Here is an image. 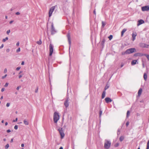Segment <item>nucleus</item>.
I'll return each instance as SVG.
<instances>
[{"label":"nucleus","instance_id":"nucleus-8","mask_svg":"<svg viewBox=\"0 0 149 149\" xmlns=\"http://www.w3.org/2000/svg\"><path fill=\"white\" fill-rule=\"evenodd\" d=\"M67 37L68 38L69 44V50H70V49L71 45V39H70V35L69 33H68L67 35Z\"/></svg>","mask_w":149,"mask_h":149},{"label":"nucleus","instance_id":"nucleus-58","mask_svg":"<svg viewBox=\"0 0 149 149\" xmlns=\"http://www.w3.org/2000/svg\"><path fill=\"white\" fill-rule=\"evenodd\" d=\"M24 61H23L22 62V63H21V65H24Z\"/></svg>","mask_w":149,"mask_h":149},{"label":"nucleus","instance_id":"nucleus-34","mask_svg":"<svg viewBox=\"0 0 149 149\" xmlns=\"http://www.w3.org/2000/svg\"><path fill=\"white\" fill-rule=\"evenodd\" d=\"M10 30H8L6 32V33L8 35L9 33H10Z\"/></svg>","mask_w":149,"mask_h":149},{"label":"nucleus","instance_id":"nucleus-55","mask_svg":"<svg viewBox=\"0 0 149 149\" xmlns=\"http://www.w3.org/2000/svg\"><path fill=\"white\" fill-rule=\"evenodd\" d=\"M24 144L23 143H22L21 144V146L22 147H23L24 146Z\"/></svg>","mask_w":149,"mask_h":149},{"label":"nucleus","instance_id":"nucleus-61","mask_svg":"<svg viewBox=\"0 0 149 149\" xmlns=\"http://www.w3.org/2000/svg\"><path fill=\"white\" fill-rule=\"evenodd\" d=\"M23 72L22 71H20L19 73V74H20L21 73H22V72Z\"/></svg>","mask_w":149,"mask_h":149},{"label":"nucleus","instance_id":"nucleus-40","mask_svg":"<svg viewBox=\"0 0 149 149\" xmlns=\"http://www.w3.org/2000/svg\"><path fill=\"white\" fill-rule=\"evenodd\" d=\"M128 54L126 52V51L125 52H123L122 53V55H125V54Z\"/></svg>","mask_w":149,"mask_h":149},{"label":"nucleus","instance_id":"nucleus-3","mask_svg":"<svg viewBox=\"0 0 149 149\" xmlns=\"http://www.w3.org/2000/svg\"><path fill=\"white\" fill-rule=\"evenodd\" d=\"M58 130L59 131L61 135V139H63L65 136L63 129V128H59L58 129Z\"/></svg>","mask_w":149,"mask_h":149},{"label":"nucleus","instance_id":"nucleus-64","mask_svg":"<svg viewBox=\"0 0 149 149\" xmlns=\"http://www.w3.org/2000/svg\"><path fill=\"white\" fill-rule=\"evenodd\" d=\"M4 120H2V121H1V123H4Z\"/></svg>","mask_w":149,"mask_h":149},{"label":"nucleus","instance_id":"nucleus-62","mask_svg":"<svg viewBox=\"0 0 149 149\" xmlns=\"http://www.w3.org/2000/svg\"><path fill=\"white\" fill-rule=\"evenodd\" d=\"M3 96H1L0 98V99H1V100L2 99H3Z\"/></svg>","mask_w":149,"mask_h":149},{"label":"nucleus","instance_id":"nucleus-44","mask_svg":"<svg viewBox=\"0 0 149 149\" xmlns=\"http://www.w3.org/2000/svg\"><path fill=\"white\" fill-rule=\"evenodd\" d=\"M7 72V70L6 69V68H5L4 69V73H6Z\"/></svg>","mask_w":149,"mask_h":149},{"label":"nucleus","instance_id":"nucleus-14","mask_svg":"<svg viewBox=\"0 0 149 149\" xmlns=\"http://www.w3.org/2000/svg\"><path fill=\"white\" fill-rule=\"evenodd\" d=\"M137 62V60H133L131 62V65H134Z\"/></svg>","mask_w":149,"mask_h":149},{"label":"nucleus","instance_id":"nucleus-51","mask_svg":"<svg viewBox=\"0 0 149 149\" xmlns=\"http://www.w3.org/2000/svg\"><path fill=\"white\" fill-rule=\"evenodd\" d=\"M20 13L19 12H17L15 13V14L17 15H19Z\"/></svg>","mask_w":149,"mask_h":149},{"label":"nucleus","instance_id":"nucleus-57","mask_svg":"<svg viewBox=\"0 0 149 149\" xmlns=\"http://www.w3.org/2000/svg\"><path fill=\"white\" fill-rule=\"evenodd\" d=\"M13 138H12L11 139V140H10V142L11 143H12L13 142Z\"/></svg>","mask_w":149,"mask_h":149},{"label":"nucleus","instance_id":"nucleus-25","mask_svg":"<svg viewBox=\"0 0 149 149\" xmlns=\"http://www.w3.org/2000/svg\"><path fill=\"white\" fill-rule=\"evenodd\" d=\"M105 25L106 24L103 21H102V27L103 28H104V27Z\"/></svg>","mask_w":149,"mask_h":149},{"label":"nucleus","instance_id":"nucleus-31","mask_svg":"<svg viewBox=\"0 0 149 149\" xmlns=\"http://www.w3.org/2000/svg\"><path fill=\"white\" fill-rule=\"evenodd\" d=\"M20 51V47L18 48L16 50V52L18 53Z\"/></svg>","mask_w":149,"mask_h":149},{"label":"nucleus","instance_id":"nucleus-1","mask_svg":"<svg viewBox=\"0 0 149 149\" xmlns=\"http://www.w3.org/2000/svg\"><path fill=\"white\" fill-rule=\"evenodd\" d=\"M59 119V115L58 113L56 112H55L54 114V123H57Z\"/></svg>","mask_w":149,"mask_h":149},{"label":"nucleus","instance_id":"nucleus-49","mask_svg":"<svg viewBox=\"0 0 149 149\" xmlns=\"http://www.w3.org/2000/svg\"><path fill=\"white\" fill-rule=\"evenodd\" d=\"M10 104L9 103H7L6 104V106L7 107H8L10 106Z\"/></svg>","mask_w":149,"mask_h":149},{"label":"nucleus","instance_id":"nucleus-52","mask_svg":"<svg viewBox=\"0 0 149 149\" xmlns=\"http://www.w3.org/2000/svg\"><path fill=\"white\" fill-rule=\"evenodd\" d=\"M10 49H7L6 50V52H8L9 51H10Z\"/></svg>","mask_w":149,"mask_h":149},{"label":"nucleus","instance_id":"nucleus-63","mask_svg":"<svg viewBox=\"0 0 149 149\" xmlns=\"http://www.w3.org/2000/svg\"><path fill=\"white\" fill-rule=\"evenodd\" d=\"M59 149H63V147H61Z\"/></svg>","mask_w":149,"mask_h":149},{"label":"nucleus","instance_id":"nucleus-60","mask_svg":"<svg viewBox=\"0 0 149 149\" xmlns=\"http://www.w3.org/2000/svg\"><path fill=\"white\" fill-rule=\"evenodd\" d=\"M8 122H6L5 123V126H6L8 125Z\"/></svg>","mask_w":149,"mask_h":149},{"label":"nucleus","instance_id":"nucleus-50","mask_svg":"<svg viewBox=\"0 0 149 149\" xmlns=\"http://www.w3.org/2000/svg\"><path fill=\"white\" fill-rule=\"evenodd\" d=\"M22 76V74H20L19 76V78L20 79L21 78Z\"/></svg>","mask_w":149,"mask_h":149},{"label":"nucleus","instance_id":"nucleus-15","mask_svg":"<svg viewBox=\"0 0 149 149\" xmlns=\"http://www.w3.org/2000/svg\"><path fill=\"white\" fill-rule=\"evenodd\" d=\"M127 31V29H124L121 32V36L122 37L124 33Z\"/></svg>","mask_w":149,"mask_h":149},{"label":"nucleus","instance_id":"nucleus-37","mask_svg":"<svg viewBox=\"0 0 149 149\" xmlns=\"http://www.w3.org/2000/svg\"><path fill=\"white\" fill-rule=\"evenodd\" d=\"M7 76V74H5L4 76H3L2 77V79H4L5 78H6V76Z\"/></svg>","mask_w":149,"mask_h":149},{"label":"nucleus","instance_id":"nucleus-4","mask_svg":"<svg viewBox=\"0 0 149 149\" xmlns=\"http://www.w3.org/2000/svg\"><path fill=\"white\" fill-rule=\"evenodd\" d=\"M57 5L52 6L49 10V17H50L52 15V13L56 8H57Z\"/></svg>","mask_w":149,"mask_h":149},{"label":"nucleus","instance_id":"nucleus-16","mask_svg":"<svg viewBox=\"0 0 149 149\" xmlns=\"http://www.w3.org/2000/svg\"><path fill=\"white\" fill-rule=\"evenodd\" d=\"M142 89L141 88H140L138 92V95L139 96H140L141 95L142 92Z\"/></svg>","mask_w":149,"mask_h":149},{"label":"nucleus","instance_id":"nucleus-6","mask_svg":"<svg viewBox=\"0 0 149 149\" xmlns=\"http://www.w3.org/2000/svg\"><path fill=\"white\" fill-rule=\"evenodd\" d=\"M53 48H54V46L52 45L51 43H50L49 45V56H52V53L53 52Z\"/></svg>","mask_w":149,"mask_h":149},{"label":"nucleus","instance_id":"nucleus-7","mask_svg":"<svg viewBox=\"0 0 149 149\" xmlns=\"http://www.w3.org/2000/svg\"><path fill=\"white\" fill-rule=\"evenodd\" d=\"M51 31L52 35H53L56 32V31L54 27V25L53 24H52Z\"/></svg>","mask_w":149,"mask_h":149},{"label":"nucleus","instance_id":"nucleus-46","mask_svg":"<svg viewBox=\"0 0 149 149\" xmlns=\"http://www.w3.org/2000/svg\"><path fill=\"white\" fill-rule=\"evenodd\" d=\"M3 46H4L3 44H2L1 45V46H0V49L1 48H3Z\"/></svg>","mask_w":149,"mask_h":149},{"label":"nucleus","instance_id":"nucleus-23","mask_svg":"<svg viewBox=\"0 0 149 149\" xmlns=\"http://www.w3.org/2000/svg\"><path fill=\"white\" fill-rule=\"evenodd\" d=\"M143 55L146 56L148 60L149 61V55L146 54H144Z\"/></svg>","mask_w":149,"mask_h":149},{"label":"nucleus","instance_id":"nucleus-32","mask_svg":"<svg viewBox=\"0 0 149 149\" xmlns=\"http://www.w3.org/2000/svg\"><path fill=\"white\" fill-rule=\"evenodd\" d=\"M38 86H37L36 87V88L35 90V92L36 93H37L38 92Z\"/></svg>","mask_w":149,"mask_h":149},{"label":"nucleus","instance_id":"nucleus-19","mask_svg":"<svg viewBox=\"0 0 149 149\" xmlns=\"http://www.w3.org/2000/svg\"><path fill=\"white\" fill-rule=\"evenodd\" d=\"M142 45H144L143 46H142L143 47H146L147 48L149 47V45H146L145 44H143Z\"/></svg>","mask_w":149,"mask_h":149},{"label":"nucleus","instance_id":"nucleus-2","mask_svg":"<svg viewBox=\"0 0 149 149\" xmlns=\"http://www.w3.org/2000/svg\"><path fill=\"white\" fill-rule=\"evenodd\" d=\"M111 142L110 141L105 140L104 143V148L106 149H108L110 147Z\"/></svg>","mask_w":149,"mask_h":149},{"label":"nucleus","instance_id":"nucleus-56","mask_svg":"<svg viewBox=\"0 0 149 149\" xmlns=\"http://www.w3.org/2000/svg\"><path fill=\"white\" fill-rule=\"evenodd\" d=\"M93 13L95 15H96V13L95 9L93 11Z\"/></svg>","mask_w":149,"mask_h":149},{"label":"nucleus","instance_id":"nucleus-38","mask_svg":"<svg viewBox=\"0 0 149 149\" xmlns=\"http://www.w3.org/2000/svg\"><path fill=\"white\" fill-rule=\"evenodd\" d=\"M18 128V126L17 125H15L14 127V129L15 130H17Z\"/></svg>","mask_w":149,"mask_h":149},{"label":"nucleus","instance_id":"nucleus-11","mask_svg":"<svg viewBox=\"0 0 149 149\" xmlns=\"http://www.w3.org/2000/svg\"><path fill=\"white\" fill-rule=\"evenodd\" d=\"M137 35V33L136 32H133L132 34V40L134 41L135 39V38Z\"/></svg>","mask_w":149,"mask_h":149},{"label":"nucleus","instance_id":"nucleus-41","mask_svg":"<svg viewBox=\"0 0 149 149\" xmlns=\"http://www.w3.org/2000/svg\"><path fill=\"white\" fill-rule=\"evenodd\" d=\"M18 120L17 118H16L15 120H13V122H16Z\"/></svg>","mask_w":149,"mask_h":149},{"label":"nucleus","instance_id":"nucleus-29","mask_svg":"<svg viewBox=\"0 0 149 149\" xmlns=\"http://www.w3.org/2000/svg\"><path fill=\"white\" fill-rule=\"evenodd\" d=\"M9 145L8 144H7L5 146V148L6 149H7L9 147Z\"/></svg>","mask_w":149,"mask_h":149},{"label":"nucleus","instance_id":"nucleus-12","mask_svg":"<svg viewBox=\"0 0 149 149\" xmlns=\"http://www.w3.org/2000/svg\"><path fill=\"white\" fill-rule=\"evenodd\" d=\"M105 100L107 103L110 102H111L112 101V100H111L110 98L108 97H106L105 99Z\"/></svg>","mask_w":149,"mask_h":149},{"label":"nucleus","instance_id":"nucleus-20","mask_svg":"<svg viewBox=\"0 0 149 149\" xmlns=\"http://www.w3.org/2000/svg\"><path fill=\"white\" fill-rule=\"evenodd\" d=\"M147 74L145 73L144 74V75H143V77H144V79L146 81L147 79Z\"/></svg>","mask_w":149,"mask_h":149},{"label":"nucleus","instance_id":"nucleus-17","mask_svg":"<svg viewBox=\"0 0 149 149\" xmlns=\"http://www.w3.org/2000/svg\"><path fill=\"white\" fill-rule=\"evenodd\" d=\"M106 93V91H103L102 96V99L104 98L105 97V95Z\"/></svg>","mask_w":149,"mask_h":149},{"label":"nucleus","instance_id":"nucleus-35","mask_svg":"<svg viewBox=\"0 0 149 149\" xmlns=\"http://www.w3.org/2000/svg\"><path fill=\"white\" fill-rule=\"evenodd\" d=\"M119 145V143H117L114 146L115 147H117Z\"/></svg>","mask_w":149,"mask_h":149},{"label":"nucleus","instance_id":"nucleus-42","mask_svg":"<svg viewBox=\"0 0 149 149\" xmlns=\"http://www.w3.org/2000/svg\"><path fill=\"white\" fill-rule=\"evenodd\" d=\"M8 83H6L4 85V86L6 87H7L8 86Z\"/></svg>","mask_w":149,"mask_h":149},{"label":"nucleus","instance_id":"nucleus-28","mask_svg":"<svg viewBox=\"0 0 149 149\" xmlns=\"http://www.w3.org/2000/svg\"><path fill=\"white\" fill-rule=\"evenodd\" d=\"M37 43L38 44V45H40L41 44H42V41H41V40H40V41H37Z\"/></svg>","mask_w":149,"mask_h":149},{"label":"nucleus","instance_id":"nucleus-47","mask_svg":"<svg viewBox=\"0 0 149 149\" xmlns=\"http://www.w3.org/2000/svg\"><path fill=\"white\" fill-rule=\"evenodd\" d=\"M19 42H18L16 43V45L17 46H19Z\"/></svg>","mask_w":149,"mask_h":149},{"label":"nucleus","instance_id":"nucleus-59","mask_svg":"<svg viewBox=\"0 0 149 149\" xmlns=\"http://www.w3.org/2000/svg\"><path fill=\"white\" fill-rule=\"evenodd\" d=\"M124 65V64L122 63V64H121V65L120 66V67L121 68Z\"/></svg>","mask_w":149,"mask_h":149},{"label":"nucleus","instance_id":"nucleus-27","mask_svg":"<svg viewBox=\"0 0 149 149\" xmlns=\"http://www.w3.org/2000/svg\"><path fill=\"white\" fill-rule=\"evenodd\" d=\"M102 111L101 110H100L99 111V117L100 118L101 117V116L102 114Z\"/></svg>","mask_w":149,"mask_h":149},{"label":"nucleus","instance_id":"nucleus-18","mask_svg":"<svg viewBox=\"0 0 149 149\" xmlns=\"http://www.w3.org/2000/svg\"><path fill=\"white\" fill-rule=\"evenodd\" d=\"M24 123L25 125H29V122L26 119H25L24 120Z\"/></svg>","mask_w":149,"mask_h":149},{"label":"nucleus","instance_id":"nucleus-5","mask_svg":"<svg viewBox=\"0 0 149 149\" xmlns=\"http://www.w3.org/2000/svg\"><path fill=\"white\" fill-rule=\"evenodd\" d=\"M136 52V50L134 48H131L127 49L126 51V52L128 54H130Z\"/></svg>","mask_w":149,"mask_h":149},{"label":"nucleus","instance_id":"nucleus-33","mask_svg":"<svg viewBox=\"0 0 149 149\" xmlns=\"http://www.w3.org/2000/svg\"><path fill=\"white\" fill-rule=\"evenodd\" d=\"M113 38V36L112 35H110L109 37V38L110 40H111Z\"/></svg>","mask_w":149,"mask_h":149},{"label":"nucleus","instance_id":"nucleus-10","mask_svg":"<svg viewBox=\"0 0 149 149\" xmlns=\"http://www.w3.org/2000/svg\"><path fill=\"white\" fill-rule=\"evenodd\" d=\"M69 98H68L64 102V105L66 108H67L69 106Z\"/></svg>","mask_w":149,"mask_h":149},{"label":"nucleus","instance_id":"nucleus-9","mask_svg":"<svg viewBox=\"0 0 149 149\" xmlns=\"http://www.w3.org/2000/svg\"><path fill=\"white\" fill-rule=\"evenodd\" d=\"M141 10L143 11H148L149 10V6H143L141 8Z\"/></svg>","mask_w":149,"mask_h":149},{"label":"nucleus","instance_id":"nucleus-54","mask_svg":"<svg viewBox=\"0 0 149 149\" xmlns=\"http://www.w3.org/2000/svg\"><path fill=\"white\" fill-rule=\"evenodd\" d=\"M13 21H14L13 20H11L10 22L9 23L11 24L13 22Z\"/></svg>","mask_w":149,"mask_h":149},{"label":"nucleus","instance_id":"nucleus-26","mask_svg":"<svg viewBox=\"0 0 149 149\" xmlns=\"http://www.w3.org/2000/svg\"><path fill=\"white\" fill-rule=\"evenodd\" d=\"M146 149H149V140H148L147 145V148Z\"/></svg>","mask_w":149,"mask_h":149},{"label":"nucleus","instance_id":"nucleus-24","mask_svg":"<svg viewBox=\"0 0 149 149\" xmlns=\"http://www.w3.org/2000/svg\"><path fill=\"white\" fill-rule=\"evenodd\" d=\"M8 37H6L5 38H4L2 40V41L3 42H5L6 40L8 39Z\"/></svg>","mask_w":149,"mask_h":149},{"label":"nucleus","instance_id":"nucleus-22","mask_svg":"<svg viewBox=\"0 0 149 149\" xmlns=\"http://www.w3.org/2000/svg\"><path fill=\"white\" fill-rule=\"evenodd\" d=\"M130 111H127V113L126 117L127 118H128L130 116Z\"/></svg>","mask_w":149,"mask_h":149},{"label":"nucleus","instance_id":"nucleus-36","mask_svg":"<svg viewBox=\"0 0 149 149\" xmlns=\"http://www.w3.org/2000/svg\"><path fill=\"white\" fill-rule=\"evenodd\" d=\"M104 42H105V40L104 39H103L102 41L101 42V44L102 45H103L104 43Z\"/></svg>","mask_w":149,"mask_h":149},{"label":"nucleus","instance_id":"nucleus-53","mask_svg":"<svg viewBox=\"0 0 149 149\" xmlns=\"http://www.w3.org/2000/svg\"><path fill=\"white\" fill-rule=\"evenodd\" d=\"M5 90V88H2L1 89V91L2 92H3V91H4Z\"/></svg>","mask_w":149,"mask_h":149},{"label":"nucleus","instance_id":"nucleus-45","mask_svg":"<svg viewBox=\"0 0 149 149\" xmlns=\"http://www.w3.org/2000/svg\"><path fill=\"white\" fill-rule=\"evenodd\" d=\"M11 132V131L10 130H7V131H6V132L8 133H9V132Z\"/></svg>","mask_w":149,"mask_h":149},{"label":"nucleus","instance_id":"nucleus-48","mask_svg":"<svg viewBox=\"0 0 149 149\" xmlns=\"http://www.w3.org/2000/svg\"><path fill=\"white\" fill-rule=\"evenodd\" d=\"M21 88V86H17L16 88V89L17 90H19V88Z\"/></svg>","mask_w":149,"mask_h":149},{"label":"nucleus","instance_id":"nucleus-30","mask_svg":"<svg viewBox=\"0 0 149 149\" xmlns=\"http://www.w3.org/2000/svg\"><path fill=\"white\" fill-rule=\"evenodd\" d=\"M109 88V86H108L107 85H106L104 88V91H105V90H106L107 89Z\"/></svg>","mask_w":149,"mask_h":149},{"label":"nucleus","instance_id":"nucleus-43","mask_svg":"<svg viewBox=\"0 0 149 149\" xmlns=\"http://www.w3.org/2000/svg\"><path fill=\"white\" fill-rule=\"evenodd\" d=\"M129 122H127L126 124V126L127 127L129 125Z\"/></svg>","mask_w":149,"mask_h":149},{"label":"nucleus","instance_id":"nucleus-39","mask_svg":"<svg viewBox=\"0 0 149 149\" xmlns=\"http://www.w3.org/2000/svg\"><path fill=\"white\" fill-rule=\"evenodd\" d=\"M20 68H21V67H18L16 68V70L17 71H18L20 69Z\"/></svg>","mask_w":149,"mask_h":149},{"label":"nucleus","instance_id":"nucleus-13","mask_svg":"<svg viewBox=\"0 0 149 149\" xmlns=\"http://www.w3.org/2000/svg\"><path fill=\"white\" fill-rule=\"evenodd\" d=\"M144 22L143 20L142 19L139 20L138 21V23L137 24V25L138 26H139L141 24L143 23Z\"/></svg>","mask_w":149,"mask_h":149},{"label":"nucleus","instance_id":"nucleus-21","mask_svg":"<svg viewBox=\"0 0 149 149\" xmlns=\"http://www.w3.org/2000/svg\"><path fill=\"white\" fill-rule=\"evenodd\" d=\"M124 139V137L123 136H121L120 138L119 139L120 141H122Z\"/></svg>","mask_w":149,"mask_h":149}]
</instances>
